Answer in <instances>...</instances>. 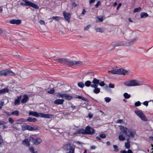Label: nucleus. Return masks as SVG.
Wrapping results in <instances>:
<instances>
[{
	"mask_svg": "<svg viewBox=\"0 0 153 153\" xmlns=\"http://www.w3.org/2000/svg\"><path fill=\"white\" fill-rule=\"evenodd\" d=\"M92 82L93 84L91 86V87L94 88L93 92L96 94H97L100 92V88L97 87L98 85L102 87L105 86L106 88H108V85L105 83L103 81H102L96 78L93 79Z\"/></svg>",
	"mask_w": 153,
	"mask_h": 153,
	"instance_id": "obj_1",
	"label": "nucleus"
},
{
	"mask_svg": "<svg viewBox=\"0 0 153 153\" xmlns=\"http://www.w3.org/2000/svg\"><path fill=\"white\" fill-rule=\"evenodd\" d=\"M29 114V115H32L35 117H40L45 118H50L53 117V115L48 114H44L37 112L30 111Z\"/></svg>",
	"mask_w": 153,
	"mask_h": 153,
	"instance_id": "obj_2",
	"label": "nucleus"
},
{
	"mask_svg": "<svg viewBox=\"0 0 153 153\" xmlns=\"http://www.w3.org/2000/svg\"><path fill=\"white\" fill-rule=\"evenodd\" d=\"M124 85L128 86H134L140 85H143V83L136 80H132L129 81H126L124 82Z\"/></svg>",
	"mask_w": 153,
	"mask_h": 153,
	"instance_id": "obj_3",
	"label": "nucleus"
},
{
	"mask_svg": "<svg viewBox=\"0 0 153 153\" xmlns=\"http://www.w3.org/2000/svg\"><path fill=\"white\" fill-rule=\"evenodd\" d=\"M16 74L10 69H5L0 71V76H15Z\"/></svg>",
	"mask_w": 153,
	"mask_h": 153,
	"instance_id": "obj_4",
	"label": "nucleus"
},
{
	"mask_svg": "<svg viewBox=\"0 0 153 153\" xmlns=\"http://www.w3.org/2000/svg\"><path fill=\"white\" fill-rule=\"evenodd\" d=\"M108 72H110L113 74H123L125 75L128 73V71L124 69H115L110 71H109Z\"/></svg>",
	"mask_w": 153,
	"mask_h": 153,
	"instance_id": "obj_5",
	"label": "nucleus"
},
{
	"mask_svg": "<svg viewBox=\"0 0 153 153\" xmlns=\"http://www.w3.org/2000/svg\"><path fill=\"white\" fill-rule=\"evenodd\" d=\"M23 1L25 2V3L21 2L20 5H22L29 6L37 9L39 8V7L36 4L30 1L27 0H23Z\"/></svg>",
	"mask_w": 153,
	"mask_h": 153,
	"instance_id": "obj_6",
	"label": "nucleus"
},
{
	"mask_svg": "<svg viewBox=\"0 0 153 153\" xmlns=\"http://www.w3.org/2000/svg\"><path fill=\"white\" fill-rule=\"evenodd\" d=\"M30 142H32L34 145H37L40 144L42 141V139L40 138L30 136L29 139Z\"/></svg>",
	"mask_w": 153,
	"mask_h": 153,
	"instance_id": "obj_7",
	"label": "nucleus"
},
{
	"mask_svg": "<svg viewBox=\"0 0 153 153\" xmlns=\"http://www.w3.org/2000/svg\"><path fill=\"white\" fill-rule=\"evenodd\" d=\"M134 112L135 114L142 120L145 121H147L146 117L142 112L138 110L135 111Z\"/></svg>",
	"mask_w": 153,
	"mask_h": 153,
	"instance_id": "obj_8",
	"label": "nucleus"
},
{
	"mask_svg": "<svg viewBox=\"0 0 153 153\" xmlns=\"http://www.w3.org/2000/svg\"><path fill=\"white\" fill-rule=\"evenodd\" d=\"M85 134H93L95 131L94 129L91 127L90 126H87L85 129Z\"/></svg>",
	"mask_w": 153,
	"mask_h": 153,
	"instance_id": "obj_9",
	"label": "nucleus"
},
{
	"mask_svg": "<svg viewBox=\"0 0 153 153\" xmlns=\"http://www.w3.org/2000/svg\"><path fill=\"white\" fill-rule=\"evenodd\" d=\"M22 130L23 131H25L26 130L29 131H32L34 130L33 128L30 126L27 125L26 124L23 125L22 126Z\"/></svg>",
	"mask_w": 153,
	"mask_h": 153,
	"instance_id": "obj_10",
	"label": "nucleus"
},
{
	"mask_svg": "<svg viewBox=\"0 0 153 153\" xmlns=\"http://www.w3.org/2000/svg\"><path fill=\"white\" fill-rule=\"evenodd\" d=\"M63 148L65 150H69V151L73 149L74 151L75 146H71L70 144L68 143L65 145L63 146Z\"/></svg>",
	"mask_w": 153,
	"mask_h": 153,
	"instance_id": "obj_11",
	"label": "nucleus"
},
{
	"mask_svg": "<svg viewBox=\"0 0 153 153\" xmlns=\"http://www.w3.org/2000/svg\"><path fill=\"white\" fill-rule=\"evenodd\" d=\"M63 14L65 20L69 23L70 21V19L71 17V14L70 13H67L65 11L63 12Z\"/></svg>",
	"mask_w": 153,
	"mask_h": 153,
	"instance_id": "obj_12",
	"label": "nucleus"
},
{
	"mask_svg": "<svg viewBox=\"0 0 153 153\" xmlns=\"http://www.w3.org/2000/svg\"><path fill=\"white\" fill-rule=\"evenodd\" d=\"M135 133V131L134 130L128 129L126 135L129 138L133 137Z\"/></svg>",
	"mask_w": 153,
	"mask_h": 153,
	"instance_id": "obj_13",
	"label": "nucleus"
},
{
	"mask_svg": "<svg viewBox=\"0 0 153 153\" xmlns=\"http://www.w3.org/2000/svg\"><path fill=\"white\" fill-rule=\"evenodd\" d=\"M120 130L121 131V133L125 134L126 135L129 129L124 127L123 126H120Z\"/></svg>",
	"mask_w": 153,
	"mask_h": 153,
	"instance_id": "obj_14",
	"label": "nucleus"
},
{
	"mask_svg": "<svg viewBox=\"0 0 153 153\" xmlns=\"http://www.w3.org/2000/svg\"><path fill=\"white\" fill-rule=\"evenodd\" d=\"M10 24H12L19 25L21 23V21L20 20L12 19L10 21Z\"/></svg>",
	"mask_w": 153,
	"mask_h": 153,
	"instance_id": "obj_15",
	"label": "nucleus"
},
{
	"mask_svg": "<svg viewBox=\"0 0 153 153\" xmlns=\"http://www.w3.org/2000/svg\"><path fill=\"white\" fill-rule=\"evenodd\" d=\"M67 59L66 58H60L58 60V62L63 64L67 65Z\"/></svg>",
	"mask_w": 153,
	"mask_h": 153,
	"instance_id": "obj_16",
	"label": "nucleus"
},
{
	"mask_svg": "<svg viewBox=\"0 0 153 153\" xmlns=\"http://www.w3.org/2000/svg\"><path fill=\"white\" fill-rule=\"evenodd\" d=\"M64 100L63 99H58L56 100L54 102V103L56 104H62L63 103Z\"/></svg>",
	"mask_w": 153,
	"mask_h": 153,
	"instance_id": "obj_17",
	"label": "nucleus"
},
{
	"mask_svg": "<svg viewBox=\"0 0 153 153\" xmlns=\"http://www.w3.org/2000/svg\"><path fill=\"white\" fill-rule=\"evenodd\" d=\"M75 61H72L68 59L67 65L70 66H74L75 65Z\"/></svg>",
	"mask_w": 153,
	"mask_h": 153,
	"instance_id": "obj_18",
	"label": "nucleus"
},
{
	"mask_svg": "<svg viewBox=\"0 0 153 153\" xmlns=\"http://www.w3.org/2000/svg\"><path fill=\"white\" fill-rule=\"evenodd\" d=\"M28 97L27 95H24L23 98L21 101V103H25L28 100Z\"/></svg>",
	"mask_w": 153,
	"mask_h": 153,
	"instance_id": "obj_19",
	"label": "nucleus"
},
{
	"mask_svg": "<svg viewBox=\"0 0 153 153\" xmlns=\"http://www.w3.org/2000/svg\"><path fill=\"white\" fill-rule=\"evenodd\" d=\"M22 143L25 146H30V143L28 139L25 138L22 141Z\"/></svg>",
	"mask_w": 153,
	"mask_h": 153,
	"instance_id": "obj_20",
	"label": "nucleus"
},
{
	"mask_svg": "<svg viewBox=\"0 0 153 153\" xmlns=\"http://www.w3.org/2000/svg\"><path fill=\"white\" fill-rule=\"evenodd\" d=\"M22 96L20 95V96L18 97L17 99H16L15 100V102L14 103V104L15 105H17L19 104L20 102V101L21 99Z\"/></svg>",
	"mask_w": 153,
	"mask_h": 153,
	"instance_id": "obj_21",
	"label": "nucleus"
},
{
	"mask_svg": "<svg viewBox=\"0 0 153 153\" xmlns=\"http://www.w3.org/2000/svg\"><path fill=\"white\" fill-rule=\"evenodd\" d=\"M95 30L97 32L103 33L104 32V30L102 28L100 27H95Z\"/></svg>",
	"mask_w": 153,
	"mask_h": 153,
	"instance_id": "obj_22",
	"label": "nucleus"
},
{
	"mask_svg": "<svg viewBox=\"0 0 153 153\" xmlns=\"http://www.w3.org/2000/svg\"><path fill=\"white\" fill-rule=\"evenodd\" d=\"M120 134L118 137L119 140L120 141L124 140L125 139V136L123 134H121V133H120Z\"/></svg>",
	"mask_w": 153,
	"mask_h": 153,
	"instance_id": "obj_23",
	"label": "nucleus"
},
{
	"mask_svg": "<svg viewBox=\"0 0 153 153\" xmlns=\"http://www.w3.org/2000/svg\"><path fill=\"white\" fill-rule=\"evenodd\" d=\"M77 133L79 134H85V130L82 129L77 130Z\"/></svg>",
	"mask_w": 153,
	"mask_h": 153,
	"instance_id": "obj_24",
	"label": "nucleus"
},
{
	"mask_svg": "<svg viewBox=\"0 0 153 153\" xmlns=\"http://www.w3.org/2000/svg\"><path fill=\"white\" fill-rule=\"evenodd\" d=\"M75 65L76 66H80L83 65V62H82L78 61H75Z\"/></svg>",
	"mask_w": 153,
	"mask_h": 153,
	"instance_id": "obj_25",
	"label": "nucleus"
},
{
	"mask_svg": "<svg viewBox=\"0 0 153 153\" xmlns=\"http://www.w3.org/2000/svg\"><path fill=\"white\" fill-rule=\"evenodd\" d=\"M140 17L141 18H146L148 16V14L146 13L142 12L140 14Z\"/></svg>",
	"mask_w": 153,
	"mask_h": 153,
	"instance_id": "obj_26",
	"label": "nucleus"
},
{
	"mask_svg": "<svg viewBox=\"0 0 153 153\" xmlns=\"http://www.w3.org/2000/svg\"><path fill=\"white\" fill-rule=\"evenodd\" d=\"M27 121L29 122H36L37 120L36 118H32L31 117H29L27 119Z\"/></svg>",
	"mask_w": 153,
	"mask_h": 153,
	"instance_id": "obj_27",
	"label": "nucleus"
},
{
	"mask_svg": "<svg viewBox=\"0 0 153 153\" xmlns=\"http://www.w3.org/2000/svg\"><path fill=\"white\" fill-rule=\"evenodd\" d=\"M76 98H78V99H81L83 100H84L85 101H88V100L87 99L83 97L82 96H78L77 95L76 97Z\"/></svg>",
	"mask_w": 153,
	"mask_h": 153,
	"instance_id": "obj_28",
	"label": "nucleus"
},
{
	"mask_svg": "<svg viewBox=\"0 0 153 153\" xmlns=\"http://www.w3.org/2000/svg\"><path fill=\"white\" fill-rule=\"evenodd\" d=\"M8 91V90L7 88H4L1 90H0V94L3 93H4L6 92H7Z\"/></svg>",
	"mask_w": 153,
	"mask_h": 153,
	"instance_id": "obj_29",
	"label": "nucleus"
},
{
	"mask_svg": "<svg viewBox=\"0 0 153 153\" xmlns=\"http://www.w3.org/2000/svg\"><path fill=\"white\" fill-rule=\"evenodd\" d=\"M91 82L90 81H87L85 82V85L87 87H89L91 86V85L92 84H91Z\"/></svg>",
	"mask_w": 153,
	"mask_h": 153,
	"instance_id": "obj_30",
	"label": "nucleus"
},
{
	"mask_svg": "<svg viewBox=\"0 0 153 153\" xmlns=\"http://www.w3.org/2000/svg\"><path fill=\"white\" fill-rule=\"evenodd\" d=\"M65 94H61L59 93H57L56 96L58 97H61L62 98H64Z\"/></svg>",
	"mask_w": 153,
	"mask_h": 153,
	"instance_id": "obj_31",
	"label": "nucleus"
},
{
	"mask_svg": "<svg viewBox=\"0 0 153 153\" xmlns=\"http://www.w3.org/2000/svg\"><path fill=\"white\" fill-rule=\"evenodd\" d=\"M64 97V98L67 100H71L72 99V97L70 95H68L66 94H65Z\"/></svg>",
	"mask_w": 153,
	"mask_h": 153,
	"instance_id": "obj_32",
	"label": "nucleus"
},
{
	"mask_svg": "<svg viewBox=\"0 0 153 153\" xmlns=\"http://www.w3.org/2000/svg\"><path fill=\"white\" fill-rule=\"evenodd\" d=\"M77 85L79 87L82 88L84 86L85 84L82 82H78Z\"/></svg>",
	"mask_w": 153,
	"mask_h": 153,
	"instance_id": "obj_33",
	"label": "nucleus"
},
{
	"mask_svg": "<svg viewBox=\"0 0 153 153\" xmlns=\"http://www.w3.org/2000/svg\"><path fill=\"white\" fill-rule=\"evenodd\" d=\"M123 96L126 99H128L131 97V95L127 93H125L123 94Z\"/></svg>",
	"mask_w": 153,
	"mask_h": 153,
	"instance_id": "obj_34",
	"label": "nucleus"
},
{
	"mask_svg": "<svg viewBox=\"0 0 153 153\" xmlns=\"http://www.w3.org/2000/svg\"><path fill=\"white\" fill-rule=\"evenodd\" d=\"M12 115L13 114L16 116L19 115V112L17 110H16L11 112Z\"/></svg>",
	"mask_w": 153,
	"mask_h": 153,
	"instance_id": "obj_35",
	"label": "nucleus"
},
{
	"mask_svg": "<svg viewBox=\"0 0 153 153\" xmlns=\"http://www.w3.org/2000/svg\"><path fill=\"white\" fill-rule=\"evenodd\" d=\"M137 40V39L136 38H134L132 39V40L129 42L128 44L130 45H132Z\"/></svg>",
	"mask_w": 153,
	"mask_h": 153,
	"instance_id": "obj_36",
	"label": "nucleus"
},
{
	"mask_svg": "<svg viewBox=\"0 0 153 153\" xmlns=\"http://www.w3.org/2000/svg\"><path fill=\"white\" fill-rule=\"evenodd\" d=\"M141 8L140 7H139L138 8H135L134 10V13L140 11Z\"/></svg>",
	"mask_w": 153,
	"mask_h": 153,
	"instance_id": "obj_37",
	"label": "nucleus"
},
{
	"mask_svg": "<svg viewBox=\"0 0 153 153\" xmlns=\"http://www.w3.org/2000/svg\"><path fill=\"white\" fill-rule=\"evenodd\" d=\"M97 18L100 22H101L103 21V17L102 16H97Z\"/></svg>",
	"mask_w": 153,
	"mask_h": 153,
	"instance_id": "obj_38",
	"label": "nucleus"
},
{
	"mask_svg": "<svg viewBox=\"0 0 153 153\" xmlns=\"http://www.w3.org/2000/svg\"><path fill=\"white\" fill-rule=\"evenodd\" d=\"M125 147L127 149H129L130 147V142H126L125 143Z\"/></svg>",
	"mask_w": 153,
	"mask_h": 153,
	"instance_id": "obj_39",
	"label": "nucleus"
},
{
	"mask_svg": "<svg viewBox=\"0 0 153 153\" xmlns=\"http://www.w3.org/2000/svg\"><path fill=\"white\" fill-rule=\"evenodd\" d=\"M113 148L114 149V151L115 152H117L118 151L119 149H118V147L116 145H114L113 146Z\"/></svg>",
	"mask_w": 153,
	"mask_h": 153,
	"instance_id": "obj_40",
	"label": "nucleus"
},
{
	"mask_svg": "<svg viewBox=\"0 0 153 153\" xmlns=\"http://www.w3.org/2000/svg\"><path fill=\"white\" fill-rule=\"evenodd\" d=\"M55 90L53 88L51 89L48 91V93L49 94H53L54 93Z\"/></svg>",
	"mask_w": 153,
	"mask_h": 153,
	"instance_id": "obj_41",
	"label": "nucleus"
},
{
	"mask_svg": "<svg viewBox=\"0 0 153 153\" xmlns=\"http://www.w3.org/2000/svg\"><path fill=\"white\" fill-rule=\"evenodd\" d=\"M99 136L100 138H104L106 137V135L104 133L100 134Z\"/></svg>",
	"mask_w": 153,
	"mask_h": 153,
	"instance_id": "obj_42",
	"label": "nucleus"
},
{
	"mask_svg": "<svg viewBox=\"0 0 153 153\" xmlns=\"http://www.w3.org/2000/svg\"><path fill=\"white\" fill-rule=\"evenodd\" d=\"M141 103L140 102L138 101L135 102L134 104L135 106H138L141 105Z\"/></svg>",
	"mask_w": 153,
	"mask_h": 153,
	"instance_id": "obj_43",
	"label": "nucleus"
},
{
	"mask_svg": "<svg viewBox=\"0 0 153 153\" xmlns=\"http://www.w3.org/2000/svg\"><path fill=\"white\" fill-rule=\"evenodd\" d=\"M105 100L107 102H108L111 100V98L108 97H106L105 98Z\"/></svg>",
	"mask_w": 153,
	"mask_h": 153,
	"instance_id": "obj_44",
	"label": "nucleus"
},
{
	"mask_svg": "<svg viewBox=\"0 0 153 153\" xmlns=\"http://www.w3.org/2000/svg\"><path fill=\"white\" fill-rule=\"evenodd\" d=\"M18 121H19L22 122H24L27 121V119H25L24 118L20 119L18 120Z\"/></svg>",
	"mask_w": 153,
	"mask_h": 153,
	"instance_id": "obj_45",
	"label": "nucleus"
},
{
	"mask_svg": "<svg viewBox=\"0 0 153 153\" xmlns=\"http://www.w3.org/2000/svg\"><path fill=\"white\" fill-rule=\"evenodd\" d=\"M29 150L31 153L33 152H34V149L33 147H30L29 148Z\"/></svg>",
	"mask_w": 153,
	"mask_h": 153,
	"instance_id": "obj_46",
	"label": "nucleus"
},
{
	"mask_svg": "<svg viewBox=\"0 0 153 153\" xmlns=\"http://www.w3.org/2000/svg\"><path fill=\"white\" fill-rule=\"evenodd\" d=\"M91 25H88L86 27H85L84 28V30H88L89 28L90 27Z\"/></svg>",
	"mask_w": 153,
	"mask_h": 153,
	"instance_id": "obj_47",
	"label": "nucleus"
},
{
	"mask_svg": "<svg viewBox=\"0 0 153 153\" xmlns=\"http://www.w3.org/2000/svg\"><path fill=\"white\" fill-rule=\"evenodd\" d=\"M117 123H123V121L122 120H117L116 122Z\"/></svg>",
	"mask_w": 153,
	"mask_h": 153,
	"instance_id": "obj_48",
	"label": "nucleus"
},
{
	"mask_svg": "<svg viewBox=\"0 0 153 153\" xmlns=\"http://www.w3.org/2000/svg\"><path fill=\"white\" fill-rule=\"evenodd\" d=\"M9 121L11 123L14 122V120L12 118H9L8 119Z\"/></svg>",
	"mask_w": 153,
	"mask_h": 153,
	"instance_id": "obj_49",
	"label": "nucleus"
},
{
	"mask_svg": "<svg viewBox=\"0 0 153 153\" xmlns=\"http://www.w3.org/2000/svg\"><path fill=\"white\" fill-rule=\"evenodd\" d=\"M109 87L111 88H114V84H112L111 83H110L109 84Z\"/></svg>",
	"mask_w": 153,
	"mask_h": 153,
	"instance_id": "obj_50",
	"label": "nucleus"
},
{
	"mask_svg": "<svg viewBox=\"0 0 153 153\" xmlns=\"http://www.w3.org/2000/svg\"><path fill=\"white\" fill-rule=\"evenodd\" d=\"M148 103H149V102L148 101H146L144 102L143 103V104L144 105L146 106H147L148 105Z\"/></svg>",
	"mask_w": 153,
	"mask_h": 153,
	"instance_id": "obj_51",
	"label": "nucleus"
},
{
	"mask_svg": "<svg viewBox=\"0 0 153 153\" xmlns=\"http://www.w3.org/2000/svg\"><path fill=\"white\" fill-rule=\"evenodd\" d=\"M100 4V1H98L97 3L95 4V7H98L99 6Z\"/></svg>",
	"mask_w": 153,
	"mask_h": 153,
	"instance_id": "obj_52",
	"label": "nucleus"
},
{
	"mask_svg": "<svg viewBox=\"0 0 153 153\" xmlns=\"http://www.w3.org/2000/svg\"><path fill=\"white\" fill-rule=\"evenodd\" d=\"M52 19H56L57 20H59V17L57 16H53L52 17Z\"/></svg>",
	"mask_w": 153,
	"mask_h": 153,
	"instance_id": "obj_53",
	"label": "nucleus"
},
{
	"mask_svg": "<svg viewBox=\"0 0 153 153\" xmlns=\"http://www.w3.org/2000/svg\"><path fill=\"white\" fill-rule=\"evenodd\" d=\"M72 7H76L77 5V4L74 2H72Z\"/></svg>",
	"mask_w": 153,
	"mask_h": 153,
	"instance_id": "obj_54",
	"label": "nucleus"
},
{
	"mask_svg": "<svg viewBox=\"0 0 153 153\" xmlns=\"http://www.w3.org/2000/svg\"><path fill=\"white\" fill-rule=\"evenodd\" d=\"M4 113L6 114L8 116H10L12 115L11 113H10V112H9L8 111H4Z\"/></svg>",
	"mask_w": 153,
	"mask_h": 153,
	"instance_id": "obj_55",
	"label": "nucleus"
},
{
	"mask_svg": "<svg viewBox=\"0 0 153 153\" xmlns=\"http://www.w3.org/2000/svg\"><path fill=\"white\" fill-rule=\"evenodd\" d=\"M39 23L41 25H45V23L43 20H41L39 21Z\"/></svg>",
	"mask_w": 153,
	"mask_h": 153,
	"instance_id": "obj_56",
	"label": "nucleus"
},
{
	"mask_svg": "<svg viewBox=\"0 0 153 153\" xmlns=\"http://www.w3.org/2000/svg\"><path fill=\"white\" fill-rule=\"evenodd\" d=\"M5 123H6L5 122L1 120L0 121V125H4Z\"/></svg>",
	"mask_w": 153,
	"mask_h": 153,
	"instance_id": "obj_57",
	"label": "nucleus"
},
{
	"mask_svg": "<svg viewBox=\"0 0 153 153\" xmlns=\"http://www.w3.org/2000/svg\"><path fill=\"white\" fill-rule=\"evenodd\" d=\"M121 3H119L118 4L117 7V10H118L119 8L121 6Z\"/></svg>",
	"mask_w": 153,
	"mask_h": 153,
	"instance_id": "obj_58",
	"label": "nucleus"
},
{
	"mask_svg": "<svg viewBox=\"0 0 153 153\" xmlns=\"http://www.w3.org/2000/svg\"><path fill=\"white\" fill-rule=\"evenodd\" d=\"M96 148V147L95 146L93 145L91 146V149H95Z\"/></svg>",
	"mask_w": 153,
	"mask_h": 153,
	"instance_id": "obj_59",
	"label": "nucleus"
},
{
	"mask_svg": "<svg viewBox=\"0 0 153 153\" xmlns=\"http://www.w3.org/2000/svg\"><path fill=\"white\" fill-rule=\"evenodd\" d=\"M95 0H90L89 1V4H91L92 3H94L95 1Z\"/></svg>",
	"mask_w": 153,
	"mask_h": 153,
	"instance_id": "obj_60",
	"label": "nucleus"
},
{
	"mask_svg": "<svg viewBox=\"0 0 153 153\" xmlns=\"http://www.w3.org/2000/svg\"><path fill=\"white\" fill-rule=\"evenodd\" d=\"M86 11L85 10V9H83L82 10V15H84L86 13Z\"/></svg>",
	"mask_w": 153,
	"mask_h": 153,
	"instance_id": "obj_61",
	"label": "nucleus"
},
{
	"mask_svg": "<svg viewBox=\"0 0 153 153\" xmlns=\"http://www.w3.org/2000/svg\"><path fill=\"white\" fill-rule=\"evenodd\" d=\"M88 116L89 118H91L93 117V115L91 113H89Z\"/></svg>",
	"mask_w": 153,
	"mask_h": 153,
	"instance_id": "obj_62",
	"label": "nucleus"
},
{
	"mask_svg": "<svg viewBox=\"0 0 153 153\" xmlns=\"http://www.w3.org/2000/svg\"><path fill=\"white\" fill-rule=\"evenodd\" d=\"M71 107L73 108H76V106L71 104Z\"/></svg>",
	"mask_w": 153,
	"mask_h": 153,
	"instance_id": "obj_63",
	"label": "nucleus"
},
{
	"mask_svg": "<svg viewBox=\"0 0 153 153\" xmlns=\"http://www.w3.org/2000/svg\"><path fill=\"white\" fill-rule=\"evenodd\" d=\"M127 153H133L132 151L130 149H128V152H127Z\"/></svg>",
	"mask_w": 153,
	"mask_h": 153,
	"instance_id": "obj_64",
	"label": "nucleus"
}]
</instances>
